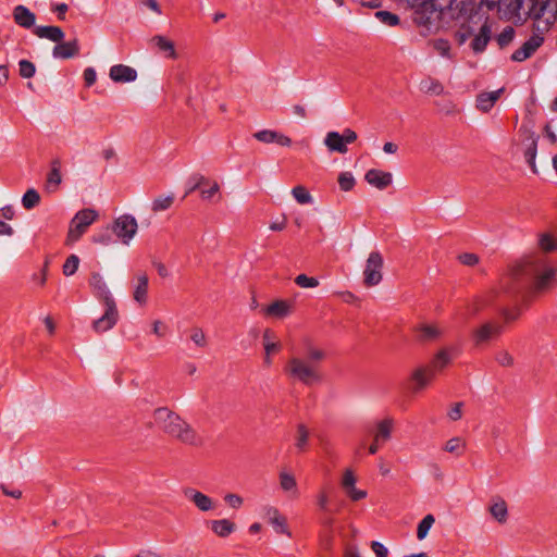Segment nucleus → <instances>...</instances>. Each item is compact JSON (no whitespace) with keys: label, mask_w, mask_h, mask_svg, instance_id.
I'll return each instance as SVG.
<instances>
[{"label":"nucleus","mask_w":557,"mask_h":557,"mask_svg":"<svg viewBox=\"0 0 557 557\" xmlns=\"http://www.w3.org/2000/svg\"><path fill=\"white\" fill-rule=\"evenodd\" d=\"M371 549L375 557H388V549L382 543L373 541L371 543Z\"/></svg>","instance_id":"nucleus-64"},{"label":"nucleus","mask_w":557,"mask_h":557,"mask_svg":"<svg viewBox=\"0 0 557 557\" xmlns=\"http://www.w3.org/2000/svg\"><path fill=\"white\" fill-rule=\"evenodd\" d=\"M61 181L62 176L60 172V164L55 161L52 163V168L47 177V189L50 191H55Z\"/></svg>","instance_id":"nucleus-42"},{"label":"nucleus","mask_w":557,"mask_h":557,"mask_svg":"<svg viewBox=\"0 0 557 557\" xmlns=\"http://www.w3.org/2000/svg\"><path fill=\"white\" fill-rule=\"evenodd\" d=\"M109 77L115 83H132L137 79V71L125 64H115L110 67Z\"/></svg>","instance_id":"nucleus-22"},{"label":"nucleus","mask_w":557,"mask_h":557,"mask_svg":"<svg viewBox=\"0 0 557 557\" xmlns=\"http://www.w3.org/2000/svg\"><path fill=\"white\" fill-rule=\"evenodd\" d=\"M443 450L455 457H461L467 450V442L461 436L450 437L444 443Z\"/></svg>","instance_id":"nucleus-35"},{"label":"nucleus","mask_w":557,"mask_h":557,"mask_svg":"<svg viewBox=\"0 0 557 557\" xmlns=\"http://www.w3.org/2000/svg\"><path fill=\"white\" fill-rule=\"evenodd\" d=\"M434 49L436 50V52L442 55V57H446V58H451V48H450V45L446 41V40H436L434 42Z\"/></svg>","instance_id":"nucleus-61"},{"label":"nucleus","mask_w":557,"mask_h":557,"mask_svg":"<svg viewBox=\"0 0 557 557\" xmlns=\"http://www.w3.org/2000/svg\"><path fill=\"white\" fill-rule=\"evenodd\" d=\"M198 189L200 199L207 203H219L222 201V190L221 184L213 178L207 177L205 175H199L197 177L195 186L191 190Z\"/></svg>","instance_id":"nucleus-9"},{"label":"nucleus","mask_w":557,"mask_h":557,"mask_svg":"<svg viewBox=\"0 0 557 557\" xmlns=\"http://www.w3.org/2000/svg\"><path fill=\"white\" fill-rule=\"evenodd\" d=\"M495 358L502 367H512L515 362L512 355L507 350L498 351Z\"/></svg>","instance_id":"nucleus-60"},{"label":"nucleus","mask_w":557,"mask_h":557,"mask_svg":"<svg viewBox=\"0 0 557 557\" xmlns=\"http://www.w3.org/2000/svg\"><path fill=\"white\" fill-rule=\"evenodd\" d=\"M261 343L263 347V352L277 355L281 352L283 348V344L278 335L272 329H265L262 332Z\"/></svg>","instance_id":"nucleus-25"},{"label":"nucleus","mask_w":557,"mask_h":557,"mask_svg":"<svg viewBox=\"0 0 557 557\" xmlns=\"http://www.w3.org/2000/svg\"><path fill=\"white\" fill-rule=\"evenodd\" d=\"M174 201V197L172 195L168 196H159L152 201V211L153 212H161L164 210H168Z\"/></svg>","instance_id":"nucleus-46"},{"label":"nucleus","mask_w":557,"mask_h":557,"mask_svg":"<svg viewBox=\"0 0 557 557\" xmlns=\"http://www.w3.org/2000/svg\"><path fill=\"white\" fill-rule=\"evenodd\" d=\"M151 332L157 338H164L169 334V325L162 320H153L151 322Z\"/></svg>","instance_id":"nucleus-50"},{"label":"nucleus","mask_w":557,"mask_h":557,"mask_svg":"<svg viewBox=\"0 0 557 557\" xmlns=\"http://www.w3.org/2000/svg\"><path fill=\"white\" fill-rule=\"evenodd\" d=\"M295 283L301 288H315L319 285V281L315 277L306 274L297 275Z\"/></svg>","instance_id":"nucleus-55"},{"label":"nucleus","mask_w":557,"mask_h":557,"mask_svg":"<svg viewBox=\"0 0 557 557\" xmlns=\"http://www.w3.org/2000/svg\"><path fill=\"white\" fill-rule=\"evenodd\" d=\"M34 34L39 38H45L53 42H60L64 38V32L59 26H38Z\"/></svg>","instance_id":"nucleus-36"},{"label":"nucleus","mask_w":557,"mask_h":557,"mask_svg":"<svg viewBox=\"0 0 557 557\" xmlns=\"http://www.w3.org/2000/svg\"><path fill=\"white\" fill-rule=\"evenodd\" d=\"M189 338L197 347L200 348H205L208 344L206 333L199 327L190 330Z\"/></svg>","instance_id":"nucleus-51"},{"label":"nucleus","mask_w":557,"mask_h":557,"mask_svg":"<svg viewBox=\"0 0 557 557\" xmlns=\"http://www.w3.org/2000/svg\"><path fill=\"white\" fill-rule=\"evenodd\" d=\"M269 524L273 528V531L276 534L286 536L288 539L293 537V533L285 515L274 519L273 521L269 522Z\"/></svg>","instance_id":"nucleus-38"},{"label":"nucleus","mask_w":557,"mask_h":557,"mask_svg":"<svg viewBox=\"0 0 557 557\" xmlns=\"http://www.w3.org/2000/svg\"><path fill=\"white\" fill-rule=\"evenodd\" d=\"M358 480V473L354 468L347 467L343 469L341 473L339 485L345 495L352 503L363 500L368 496V492L366 490L359 488L357 486Z\"/></svg>","instance_id":"nucleus-8"},{"label":"nucleus","mask_w":557,"mask_h":557,"mask_svg":"<svg viewBox=\"0 0 557 557\" xmlns=\"http://www.w3.org/2000/svg\"><path fill=\"white\" fill-rule=\"evenodd\" d=\"M207 524L212 534L220 539H226L237 530V524L230 518L212 519Z\"/></svg>","instance_id":"nucleus-20"},{"label":"nucleus","mask_w":557,"mask_h":557,"mask_svg":"<svg viewBox=\"0 0 557 557\" xmlns=\"http://www.w3.org/2000/svg\"><path fill=\"white\" fill-rule=\"evenodd\" d=\"M20 66V75L24 78H30L34 76L35 74V65L27 61V60H22L18 64Z\"/></svg>","instance_id":"nucleus-59"},{"label":"nucleus","mask_w":557,"mask_h":557,"mask_svg":"<svg viewBox=\"0 0 557 557\" xmlns=\"http://www.w3.org/2000/svg\"><path fill=\"white\" fill-rule=\"evenodd\" d=\"M261 515L269 523V522L273 521L274 519L281 517L283 513L276 506L271 505V504H265L261 507Z\"/></svg>","instance_id":"nucleus-52"},{"label":"nucleus","mask_w":557,"mask_h":557,"mask_svg":"<svg viewBox=\"0 0 557 557\" xmlns=\"http://www.w3.org/2000/svg\"><path fill=\"white\" fill-rule=\"evenodd\" d=\"M486 512L491 520L498 525H506L509 522V503L500 495H494L488 499Z\"/></svg>","instance_id":"nucleus-12"},{"label":"nucleus","mask_w":557,"mask_h":557,"mask_svg":"<svg viewBox=\"0 0 557 557\" xmlns=\"http://www.w3.org/2000/svg\"><path fill=\"white\" fill-rule=\"evenodd\" d=\"M78 265H79V258L76 255H71L65 260V262L62 267V272L65 276H72L77 271Z\"/></svg>","instance_id":"nucleus-49"},{"label":"nucleus","mask_w":557,"mask_h":557,"mask_svg":"<svg viewBox=\"0 0 557 557\" xmlns=\"http://www.w3.org/2000/svg\"><path fill=\"white\" fill-rule=\"evenodd\" d=\"M414 332L423 343L434 342L443 335V329L437 323H420Z\"/></svg>","instance_id":"nucleus-23"},{"label":"nucleus","mask_w":557,"mask_h":557,"mask_svg":"<svg viewBox=\"0 0 557 557\" xmlns=\"http://www.w3.org/2000/svg\"><path fill=\"white\" fill-rule=\"evenodd\" d=\"M184 495L188 499V502L193 504L194 507L202 513L212 512L216 510L219 506L216 499L202 493L197 488H186L184 491Z\"/></svg>","instance_id":"nucleus-14"},{"label":"nucleus","mask_w":557,"mask_h":557,"mask_svg":"<svg viewBox=\"0 0 557 557\" xmlns=\"http://www.w3.org/2000/svg\"><path fill=\"white\" fill-rule=\"evenodd\" d=\"M97 216V212L91 209H85L77 212L71 220L65 245L72 246L75 244L96 221Z\"/></svg>","instance_id":"nucleus-7"},{"label":"nucleus","mask_w":557,"mask_h":557,"mask_svg":"<svg viewBox=\"0 0 557 557\" xmlns=\"http://www.w3.org/2000/svg\"><path fill=\"white\" fill-rule=\"evenodd\" d=\"M435 523V517L433 515H426L417 527V539L423 541L428 537L430 530Z\"/></svg>","instance_id":"nucleus-40"},{"label":"nucleus","mask_w":557,"mask_h":557,"mask_svg":"<svg viewBox=\"0 0 557 557\" xmlns=\"http://www.w3.org/2000/svg\"><path fill=\"white\" fill-rule=\"evenodd\" d=\"M277 132L272 129H262L253 134V138L263 144L275 143Z\"/></svg>","instance_id":"nucleus-54"},{"label":"nucleus","mask_w":557,"mask_h":557,"mask_svg":"<svg viewBox=\"0 0 557 557\" xmlns=\"http://www.w3.org/2000/svg\"><path fill=\"white\" fill-rule=\"evenodd\" d=\"M79 52L77 39L71 41H60L53 48V57L58 59H70L77 55Z\"/></svg>","instance_id":"nucleus-27"},{"label":"nucleus","mask_w":557,"mask_h":557,"mask_svg":"<svg viewBox=\"0 0 557 557\" xmlns=\"http://www.w3.org/2000/svg\"><path fill=\"white\" fill-rule=\"evenodd\" d=\"M537 247L540 251L534 253H542L545 257L546 253L557 250V235L549 232L541 233L537 237Z\"/></svg>","instance_id":"nucleus-31"},{"label":"nucleus","mask_w":557,"mask_h":557,"mask_svg":"<svg viewBox=\"0 0 557 557\" xmlns=\"http://www.w3.org/2000/svg\"><path fill=\"white\" fill-rule=\"evenodd\" d=\"M48 267H49V262L46 261L41 271L37 274H34L33 275V282L38 286V287H44L47 283V280H48Z\"/></svg>","instance_id":"nucleus-58"},{"label":"nucleus","mask_w":557,"mask_h":557,"mask_svg":"<svg viewBox=\"0 0 557 557\" xmlns=\"http://www.w3.org/2000/svg\"><path fill=\"white\" fill-rule=\"evenodd\" d=\"M393 431L394 420L392 418H385L376 422L373 437L384 443L391 440Z\"/></svg>","instance_id":"nucleus-33"},{"label":"nucleus","mask_w":557,"mask_h":557,"mask_svg":"<svg viewBox=\"0 0 557 557\" xmlns=\"http://www.w3.org/2000/svg\"><path fill=\"white\" fill-rule=\"evenodd\" d=\"M422 90L432 96H441L444 94V86L437 79H428L422 83Z\"/></svg>","instance_id":"nucleus-44"},{"label":"nucleus","mask_w":557,"mask_h":557,"mask_svg":"<svg viewBox=\"0 0 557 557\" xmlns=\"http://www.w3.org/2000/svg\"><path fill=\"white\" fill-rule=\"evenodd\" d=\"M309 437L310 432L308 428L304 424H299L296 430L295 446L300 453L307 449Z\"/></svg>","instance_id":"nucleus-39"},{"label":"nucleus","mask_w":557,"mask_h":557,"mask_svg":"<svg viewBox=\"0 0 557 557\" xmlns=\"http://www.w3.org/2000/svg\"><path fill=\"white\" fill-rule=\"evenodd\" d=\"M148 286H149L148 275L145 273L138 274L136 276V281H135V285H134L133 298L140 306H144L147 304Z\"/></svg>","instance_id":"nucleus-26"},{"label":"nucleus","mask_w":557,"mask_h":557,"mask_svg":"<svg viewBox=\"0 0 557 557\" xmlns=\"http://www.w3.org/2000/svg\"><path fill=\"white\" fill-rule=\"evenodd\" d=\"M317 506L320 510L326 511L330 504V495L326 490H320L315 496Z\"/></svg>","instance_id":"nucleus-57"},{"label":"nucleus","mask_w":557,"mask_h":557,"mask_svg":"<svg viewBox=\"0 0 557 557\" xmlns=\"http://www.w3.org/2000/svg\"><path fill=\"white\" fill-rule=\"evenodd\" d=\"M292 195L299 205H310L313 202L311 193L304 185H297L293 187Z\"/></svg>","instance_id":"nucleus-41"},{"label":"nucleus","mask_w":557,"mask_h":557,"mask_svg":"<svg viewBox=\"0 0 557 557\" xmlns=\"http://www.w3.org/2000/svg\"><path fill=\"white\" fill-rule=\"evenodd\" d=\"M284 375L290 381L305 385H315L322 382V374L311 363L300 356H290L283 366Z\"/></svg>","instance_id":"nucleus-5"},{"label":"nucleus","mask_w":557,"mask_h":557,"mask_svg":"<svg viewBox=\"0 0 557 557\" xmlns=\"http://www.w3.org/2000/svg\"><path fill=\"white\" fill-rule=\"evenodd\" d=\"M261 311L265 318L282 320L294 312V305L287 299H275L263 306Z\"/></svg>","instance_id":"nucleus-16"},{"label":"nucleus","mask_w":557,"mask_h":557,"mask_svg":"<svg viewBox=\"0 0 557 557\" xmlns=\"http://www.w3.org/2000/svg\"><path fill=\"white\" fill-rule=\"evenodd\" d=\"M401 5L414 11L416 21L426 24L436 20L440 14H447L450 18L459 20L465 15L473 0H396Z\"/></svg>","instance_id":"nucleus-3"},{"label":"nucleus","mask_w":557,"mask_h":557,"mask_svg":"<svg viewBox=\"0 0 557 557\" xmlns=\"http://www.w3.org/2000/svg\"><path fill=\"white\" fill-rule=\"evenodd\" d=\"M542 39L539 37L531 38L523 44L521 48L516 50L512 54V60L522 62L530 58L534 51L541 46Z\"/></svg>","instance_id":"nucleus-29"},{"label":"nucleus","mask_w":557,"mask_h":557,"mask_svg":"<svg viewBox=\"0 0 557 557\" xmlns=\"http://www.w3.org/2000/svg\"><path fill=\"white\" fill-rule=\"evenodd\" d=\"M375 17L387 26H396L399 24V17L388 11H377Z\"/></svg>","instance_id":"nucleus-53"},{"label":"nucleus","mask_w":557,"mask_h":557,"mask_svg":"<svg viewBox=\"0 0 557 557\" xmlns=\"http://www.w3.org/2000/svg\"><path fill=\"white\" fill-rule=\"evenodd\" d=\"M337 183L343 191H350L356 185V178L350 172H341L337 176Z\"/></svg>","instance_id":"nucleus-43"},{"label":"nucleus","mask_w":557,"mask_h":557,"mask_svg":"<svg viewBox=\"0 0 557 557\" xmlns=\"http://www.w3.org/2000/svg\"><path fill=\"white\" fill-rule=\"evenodd\" d=\"M507 275L512 280L534 276V290L542 293L555 283L557 270L542 253H529L513 261L508 267Z\"/></svg>","instance_id":"nucleus-2"},{"label":"nucleus","mask_w":557,"mask_h":557,"mask_svg":"<svg viewBox=\"0 0 557 557\" xmlns=\"http://www.w3.org/2000/svg\"><path fill=\"white\" fill-rule=\"evenodd\" d=\"M500 333V326L496 322H485L472 331V337L476 347L487 345L490 341L497 337Z\"/></svg>","instance_id":"nucleus-17"},{"label":"nucleus","mask_w":557,"mask_h":557,"mask_svg":"<svg viewBox=\"0 0 557 557\" xmlns=\"http://www.w3.org/2000/svg\"><path fill=\"white\" fill-rule=\"evenodd\" d=\"M502 92L503 89L481 92L476 97V108L482 112H488L494 107L495 102L499 99Z\"/></svg>","instance_id":"nucleus-34"},{"label":"nucleus","mask_w":557,"mask_h":557,"mask_svg":"<svg viewBox=\"0 0 557 557\" xmlns=\"http://www.w3.org/2000/svg\"><path fill=\"white\" fill-rule=\"evenodd\" d=\"M481 22H482V25L480 26V32L478 35H475V37L471 44V47L475 52H481L484 50V48L487 45L488 39H490L491 27L494 24L487 20H483Z\"/></svg>","instance_id":"nucleus-28"},{"label":"nucleus","mask_w":557,"mask_h":557,"mask_svg":"<svg viewBox=\"0 0 557 557\" xmlns=\"http://www.w3.org/2000/svg\"><path fill=\"white\" fill-rule=\"evenodd\" d=\"M39 201L40 195L35 189H28L22 198L23 207L28 210L36 207Z\"/></svg>","instance_id":"nucleus-48"},{"label":"nucleus","mask_w":557,"mask_h":557,"mask_svg":"<svg viewBox=\"0 0 557 557\" xmlns=\"http://www.w3.org/2000/svg\"><path fill=\"white\" fill-rule=\"evenodd\" d=\"M89 286L91 287L94 294L102 301V304H110L114 301L103 276L99 272L91 273L89 278Z\"/></svg>","instance_id":"nucleus-21"},{"label":"nucleus","mask_w":557,"mask_h":557,"mask_svg":"<svg viewBox=\"0 0 557 557\" xmlns=\"http://www.w3.org/2000/svg\"><path fill=\"white\" fill-rule=\"evenodd\" d=\"M513 38V28L507 26L498 36V42L500 46L508 45Z\"/></svg>","instance_id":"nucleus-63"},{"label":"nucleus","mask_w":557,"mask_h":557,"mask_svg":"<svg viewBox=\"0 0 557 557\" xmlns=\"http://www.w3.org/2000/svg\"><path fill=\"white\" fill-rule=\"evenodd\" d=\"M453 358L454 349L444 347L435 354L432 366L434 370L441 371L451 362Z\"/></svg>","instance_id":"nucleus-37"},{"label":"nucleus","mask_w":557,"mask_h":557,"mask_svg":"<svg viewBox=\"0 0 557 557\" xmlns=\"http://www.w3.org/2000/svg\"><path fill=\"white\" fill-rule=\"evenodd\" d=\"M103 306L106 308L103 315L96 320L92 324V327L97 333H104L111 330L115 325L119 318L115 301L110 304L106 302Z\"/></svg>","instance_id":"nucleus-18"},{"label":"nucleus","mask_w":557,"mask_h":557,"mask_svg":"<svg viewBox=\"0 0 557 557\" xmlns=\"http://www.w3.org/2000/svg\"><path fill=\"white\" fill-rule=\"evenodd\" d=\"M13 20L17 25L29 28L34 26L36 16L26 7L17 5L13 10Z\"/></svg>","instance_id":"nucleus-32"},{"label":"nucleus","mask_w":557,"mask_h":557,"mask_svg":"<svg viewBox=\"0 0 557 557\" xmlns=\"http://www.w3.org/2000/svg\"><path fill=\"white\" fill-rule=\"evenodd\" d=\"M524 156H525L527 162L529 163V165L531 168V171L534 174H536L539 172V170H537V166H536V163H535L536 145H535L534 141H531L530 146L525 150Z\"/></svg>","instance_id":"nucleus-56"},{"label":"nucleus","mask_w":557,"mask_h":557,"mask_svg":"<svg viewBox=\"0 0 557 557\" xmlns=\"http://www.w3.org/2000/svg\"><path fill=\"white\" fill-rule=\"evenodd\" d=\"M112 232L122 244L129 245L137 235L138 222L131 214H122L113 221Z\"/></svg>","instance_id":"nucleus-10"},{"label":"nucleus","mask_w":557,"mask_h":557,"mask_svg":"<svg viewBox=\"0 0 557 557\" xmlns=\"http://www.w3.org/2000/svg\"><path fill=\"white\" fill-rule=\"evenodd\" d=\"M434 377L433 370L428 366L414 368L409 376L410 387L413 393H420L428 388Z\"/></svg>","instance_id":"nucleus-15"},{"label":"nucleus","mask_w":557,"mask_h":557,"mask_svg":"<svg viewBox=\"0 0 557 557\" xmlns=\"http://www.w3.org/2000/svg\"><path fill=\"white\" fill-rule=\"evenodd\" d=\"M325 358H326V352L323 348L315 346V345H309L307 347V361L309 363L322 362Z\"/></svg>","instance_id":"nucleus-45"},{"label":"nucleus","mask_w":557,"mask_h":557,"mask_svg":"<svg viewBox=\"0 0 557 557\" xmlns=\"http://www.w3.org/2000/svg\"><path fill=\"white\" fill-rule=\"evenodd\" d=\"M357 138V133L350 128H346L342 134L329 132L324 137V145L330 152L344 154L348 151L347 145L355 143Z\"/></svg>","instance_id":"nucleus-11"},{"label":"nucleus","mask_w":557,"mask_h":557,"mask_svg":"<svg viewBox=\"0 0 557 557\" xmlns=\"http://www.w3.org/2000/svg\"><path fill=\"white\" fill-rule=\"evenodd\" d=\"M151 44L158 48L159 51L165 53L166 58L176 59L177 51L175 49V44L171 39L166 38L162 35H157L151 38Z\"/></svg>","instance_id":"nucleus-30"},{"label":"nucleus","mask_w":557,"mask_h":557,"mask_svg":"<svg viewBox=\"0 0 557 557\" xmlns=\"http://www.w3.org/2000/svg\"><path fill=\"white\" fill-rule=\"evenodd\" d=\"M463 265L474 267L479 263V257L475 253L465 252L458 257Z\"/></svg>","instance_id":"nucleus-62"},{"label":"nucleus","mask_w":557,"mask_h":557,"mask_svg":"<svg viewBox=\"0 0 557 557\" xmlns=\"http://www.w3.org/2000/svg\"><path fill=\"white\" fill-rule=\"evenodd\" d=\"M278 487L284 494L293 498H297L299 496L296 475L287 468H283L278 472Z\"/></svg>","instance_id":"nucleus-19"},{"label":"nucleus","mask_w":557,"mask_h":557,"mask_svg":"<svg viewBox=\"0 0 557 557\" xmlns=\"http://www.w3.org/2000/svg\"><path fill=\"white\" fill-rule=\"evenodd\" d=\"M225 505L234 510H238L244 505V497L237 493H226L223 497Z\"/></svg>","instance_id":"nucleus-47"},{"label":"nucleus","mask_w":557,"mask_h":557,"mask_svg":"<svg viewBox=\"0 0 557 557\" xmlns=\"http://www.w3.org/2000/svg\"><path fill=\"white\" fill-rule=\"evenodd\" d=\"M530 17L544 18L552 23L557 20V0H529Z\"/></svg>","instance_id":"nucleus-13"},{"label":"nucleus","mask_w":557,"mask_h":557,"mask_svg":"<svg viewBox=\"0 0 557 557\" xmlns=\"http://www.w3.org/2000/svg\"><path fill=\"white\" fill-rule=\"evenodd\" d=\"M364 180L369 185L382 190L392 184L393 176L389 172L371 169L366 173Z\"/></svg>","instance_id":"nucleus-24"},{"label":"nucleus","mask_w":557,"mask_h":557,"mask_svg":"<svg viewBox=\"0 0 557 557\" xmlns=\"http://www.w3.org/2000/svg\"><path fill=\"white\" fill-rule=\"evenodd\" d=\"M529 0H473L459 20L475 24L487 20L509 22L513 25L522 24L530 17Z\"/></svg>","instance_id":"nucleus-1"},{"label":"nucleus","mask_w":557,"mask_h":557,"mask_svg":"<svg viewBox=\"0 0 557 557\" xmlns=\"http://www.w3.org/2000/svg\"><path fill=\"white\" fill-rule=\"evenodd\" d=\"M384 258L377 250H372L368 253L363 270L362 283L366 287L377 286L383 280Z\"/></svg>","instance_id":"nucleus-6"},{"label":"nucleus","mask_w":557,"mask_h":557,"mask_svg":"<svg viewBox=\"0 0 557 557\" xmlns=\"http://www.w3.org/2000/svg\"><path fill=\"white\" fill-rule=\"evenodd\" d=\"M152 417L163 433L180 443L189 446L200 444L201 441L196 430L175 411L166 407H159L153 410Z\"/></svg>","instance_id":"nucleus-4"}]
</instances>
